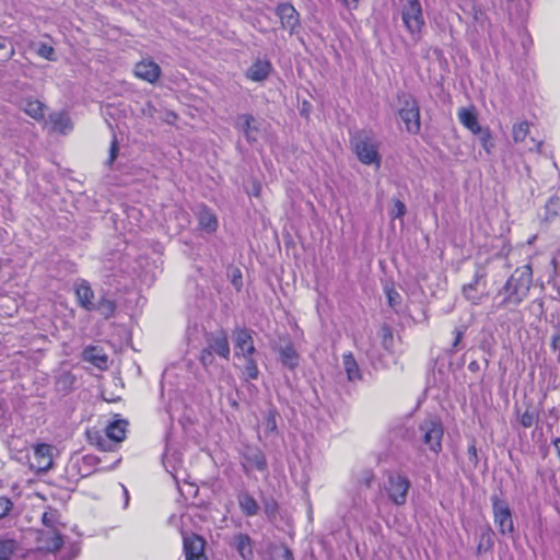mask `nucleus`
Segmentation results:
<instances>
[{
    "mask_svg": "<svg viewBox=\"0 0 560 560\" xmlns=\"http://www.w3.org/2000/svg\"><path fill=\"white\" fill-rule=\"evenodd\" d=\"M229 276L231 278V281L234 285V288L240 291L243 283H242V272L238 268H232L229 272Z\"/></svg>",
    "mask_w": 560,
    "mask_h": 560,
    "instance_id": "nucleus-39",
    "label": "nucleus"
},
{
    "mask_svg": "<svg viewBox=\"0 0 560 560\" xmlns=\"http://www.w3.org/2000/svg\"><path fill=\"white\" fill-rule=\"evenodd\" d=\"M236 127L244 133L249 142L257 140L259 126L257 120L252 115H240L236 119Z\"/></svg>",
    "mask_w": 560,
    "mask_h": 560,
    "instance_id": "nucleus-14",
    "label": "nucleus"
},
{
    "mask_svg": "<svg viewBox=\"0 0 560 560\" xmlns=\"http://www.w3.org/2000/svg\"><path fill=\"white\" fill-rule=\"evenodd\" d=\"M351 145L359 161L365 165L381 167L382 158L378 152V142L371 132L360 131L351 139Z\"/></svg>",
    "mask_w": 560,
    "mask_h": 560,
    "instance_id": "nucleus-1",
    "label": "nucleus"
},
{
    "mask_svg": "<svg viewBox=\"0 0 560 560\" xmlns=\"http://www.w3.org/2000/svg\"><path fill=\"white\" fill-rule=\"evenodd\" d=\"M406 213V206L402 201L396 200L394 202L393 209L390 211V215L393 218H402Z\"/></svg>",
    "mask_w": 560,
    "mask_h": 560,
    "instance_id": "nucleus-41",
    "label": "nucleus"
},
{
    "mask_svg": "<svg viewBox=\"0 0 560 560\" xmlns=\"http://www.w3.org/2000/svg\"><path fill=\"white\" fill-rule=\"evenodd\" d=\"M533 281V270L529 265H525L515 269L504 285L508 294L505 301L518 304L528 294Z\"/></svg>",
    "mask_w": 560,
    "mask_h": 560,
    "instance_id": "nucleus-2",
    "label": "nucleus"
},
{
    "mask_svg": "<svg viewBox=\"0 0 560 560\" xmlns=\"http://www.w3.org/2000/svg\"><path fill=\"white\" fill-rule=\"evenodd\" d=\"M54 464V446L39 443L33 446V456L30 458V466L37 472L48 471Z\"/></svg>",
    "mask_w": 560,
    "mask_h": 560,
    "instance_id": "nucleus-7",
    "label": "nucleus"
},
{
    "mask_svg": "<svg viewBox=\"0 0 560 560\" xmlns=\"http://www.w3.org/2000/svg\"><path fill=\"white\" fill-rule=\"evenodd\" d=\"M23 110L35 120H42L45 116V105L38 100L26 98L23 102Z\"/></svg>",
    "mask_w": 560,
    "mask_h": 560,
    "instance_id": "nucleus-22",
    "label": "nucleus"
},
{
    "mask_svg": "<svg viewBox=\"0 0 560 560\" xmlns=\"http://www.w3.org/2000/svg\"><path fill=\"white\" fill-rule=\"evenodd\" d=\"M83 359L102 370L107 366V355L97 347L86 348L83 352Z\"/></svg>",
    "mask_w": 560,
    "mask_h": 560,
    "instance_id": "nucleus-21",
    "label": "nucleus"
},
{
    "mask_svg": "<svg viewBox=\"0 0 560 560\" xmlns=\"http://www.w3.org/2000/svg\"><path fill=\"white\" fill-rule=\"evenodd\" d=\"M401 18L405 27L411 36L418 40L424 26L422 7L419 0H407L401 10Z\"/></svg>",
    "mask_w": 560,
    "mask_h": 560,
    "instance_id": "nucleus-4",
    "label": "nucleus"
},
{
    "mask_svg": "<svg viewBox=\"0 0 560 560\" xmlns=\"http://www.w3.org/2000/svg\"><path fill=\"white\" fill-rule=\"evenodd\" d=\"M237 502L243 514H245L246 516L257 515L259 511V505L255 498L250 495L248 492H241L237 495Z\"/></svg>",
    "mask_w": 560,
    "mask_h": 560,
    "instance_id": "nucleus-19",
    "label": "nucleus"
},
{
    "mask_svg": "<svg viewBox=\"0 0 560 560\" xmlns=\"http://www.w3.org/2000/svg\"><path fill=\"white\" fill-rule=\"evenodd\" d=\"M272 71V65L268 59H256L246 70L245 77L249 81L261 83L268 79Z\"/></svg>",
    "mask_w": 560,
    "mask_h": 560,
    "instance_id": "nucleus-13",
    "label": "nucleus"
},
{
    "mask_svg": "<svg viewBox=\"0 0 560 560\" xmlns=\"http://www.w3.org/2000/svg\"><path fill=\"white\" fill-rule=\"evenodd\" d=\"M62 546V538L55 534L51 539H50V542L47 544L46 548L49 550V551H56L58 550L60 547Z\"/></svg>",
    "mask_w": 560,
    "mask_h": 560,
    "instance_id": "nucleus-44",
    "label": "nucleus"
},
{
    "mask_svg": "<svg viewBox=\"0 0 560 560\" xmlns=\"http://www.w3.org/2000/svg\"><path fill=\"white\" fill-rule=\"evenodd\" d=\"M36 54L46 59V60H49V61H55L57 60V56H56V51L54 49L52 46L48 45V44H39L37 49H36Z\"/></svg>",
    "mask_w": 560,
    "mask_h": 560,
    "instance_id": "nucleus-31",
    "label": "nucleus"
},
{
    "mask_svg": "<svg viewBox=\"0 0 560 560\" xmlns=\"http://www.w3.org/2000/svg\"><path fill=\"white\" fill-rule=\"evenodd\" d=\"M61 381L65 383L72 384L74 381V377L71 374H65V375H62Z\"/></svg>",
    "mask_w": 560,
    "mask_h": 560,
    "instance_id": "nucleus-53",
    "label": "nucleus"
},
{
    "mask_svg": "<svg viewBox=\"0 0 560 560\" xmlns=\"http://www.w3.org/2000/svg\"><path fill=\"white\" fill-rule=\"evenodd\" d=\"M277 510H278V506H277V503L276 502H267L265 504V512L267 514L268 517H275L276 513H277Z\"/></svg>",
    "mask_w": 560,
    "mask_h": 560,
    "instance_id": "nucleus-45",
    "label": "nucleus"
},
{
    "mask_svg": "<svg viewBox=\"0 0 560 560\" xmlns=\"http://www.w3.org/2000/svg\"><path fill=\"white\" fill-rule=\"evenodd\" d=\"M271 560H294L292 552L285 546H277L271 550Z\"/></svg>",
    "mask_w": 560,
    "mask_h": 560,
    "instance_id": "nucleus-32",
    "label": "nucleus"
},
{
    "mask_svg": "<svg viewBox=\"0 0 560 560\" xmlns=\"http://www.w3.org/2000/svg\"><path fill=\"white\" fill-rule=\"evenodd\" d=\"M233 546L244 560H249L253 556L250 538L245 534H237L233 538Z\"/></svg>",
    "mask_w": 560,
    "mask_h": 560,
    "instance_id": "nucleus-24",
    "label": "nucleus"
},
{
    "mask_svg": "<svg viewBox=\"0 0 560 560\" xmlns=\"http://www.w3.org/2000/svg\"><path fill=\"white\" fill-rule=\"evenodd\" d=\"M347 8L355 9L360 0H340Z\"/></svg>",
    "mask_w": 560,
    "mask_h": 560,
    "instance_id": "nucleus-51",
    "label": "nucleus"
},
{
    "mask_svg": "<svg viewBox=\"0 0 560 560\" xmlns=\"http://www.w3.org/2000/svg\"><path fill=\"white\" fill-rule=\"evenodd\" d=\"M421 433V441L425 444L430 451L438 454L442 448V438L444 429L440 420L435 418H428L419 425Z\"/></svg>",
    "mask_w": 560,
    "mask_h": 560,
    "instance_id": "nucleus-5",
    "label": "nucleus"
},
{
    "mask_svg": "<svg viewBox=\"0 0 560 560\" xmlns=\"http://www.w3.org/2000/svg\"><path fill=\"white\" fill-rule=\"evenodd\" d=\"M385 294L387 298V303L392 308H396L401 302V295L390 287L385 288Z\"/></svg>",
    "mask_w": 560,
    "mask_h": 560,
    "instance_id": "nucleus-35",
    "label": "nucleus"
},
{
    "mask_svg": "<svg viewBox=\"0 0 560 560\" xmlns=\"http://www.w3.org/2000/svg\"><path fill=\"white\" fill-rule=\"evenodd\" d=\"M234 349L238 359H247L256 352L252 332L247 329H236L234 331Z\"/></svg>",
    "mask_w": 560,
    "mask_h": 560,
    "instance_id": "nucleus-9",
    "label": "nucleus"
},
{
    "mask_svg": "<svg viewBox=\"0 0 560 560\" xmlns=\"http://www.w3.org/2000/svg\"><path fill=\"white\" fill-rule=\"evenodd\" d=\"M471 14H472L474 20L477 23H479L481 26L485 25V23H486V14H485V12L480 8L472 7Z\"/></svg>",
    "mask_w": 560,
    "mask_h": 560,
    "instance_id": "nucleus-43",
    "label": "nucleus"
},
{
    "mask_svg": "<svg viewBox=\"0 0 560 560\" xmlns=\"http://www.w3.org/2000/svg\"><path fill=\"white\" fill-rule=\"evenodd\" d=\"M460 338H462V332H458L457 337H456V340L454 342V346H457V343L459 342Z\"/></svg>",
    "mask_w": 560,
    "mask_h": 560,
    "instance_id": "nucleus-56",
    "label": "nucleus"
},
{
    "mask_svg": "<svg viewBox=\"0 0 560 560\" xmlns=\"http://www.w3.org/2000/svg\"><path fill=\"white\" fill-rule=\"evenodd\" d=\"M551 348L555 351H559L560 352V332L555 334L552 336V338H551Z\"/></svg>",
    "mask_w": 560,
    "mask_h": 560,
    "instance_id": "nucleus-49",
    "label": "nucleus"
},
{
    "mask_svg": "<svg viewBox=\"0 0 560 560\" xmlns=\"http://www.w3.org/2000/svg\"><path fill=\"white\" fill-rule=\"evenodd\" d=\"M117 152H118L117 141H116V139H114L112 141V145H110V150H109L108 164H112L114 162V160L117 156Z\"/></svg>",
    "mask_w": 560,
    "mask_h": 560,
    "instance_id": "nucleus-46",
    "label": "nucleus"
},
{
    "mask_svg": "<svg viewBox=\"0 0 560 560\" xmlns=\"http://www.w3.org/2000/svg\"><path fill=\"white\" fill-rule=\"evenodd\" d=\"M135 75L143 81L154 84L161 77L160 66L151 59H143L136 63L133 69Z\"/></svg>",
    "mask_w": 560,
    "mask_h": 560,
    "instance_id": "nucleus-11",
    "label": "nucleus"
},
{
    "mask_svg": "<svg viewBox=\"0 0 560 560\" xmlns=\"http://www.w3.org/2000/svg\"><path fill=\"white\" fill-rule=\"evenodd\" d=\"M95 310H98L103 316L109 317L114 314L115 304L114 302L104 299L100 301Z\"/></svg>",
    "mask_w": 560,
    "mask_h": 560,
    "instance_id": "nucleus-36",
    "label": "nucleus"
},
{
    "mask_svg": "<svg viewBox=\"0 0 560 560\" xmlns=\"http://www.w3.org/2000/svg\"><path fill=\"white\" fill-rule=\"evenodd\" d=\"M184 552L186 560H208L205 555V540L202 537L191 534L184 536Z\"/></svg>",
    "mask_w": 560,
    "mask_h": 560,
    "instance_id": "nucleus-10",
    "label": "nucleus"
},
{
    "mask_svg": "<svg viewBox=\"0 0 560 560\" xmlns=\"http://www.w3.org/2000/svg\"><path fill=\"white\" fill-rule=\"evenodd\" d=\"M14 55V49L11 50L10 52V56L9 57H12Z\"/></svg>",
    "mask_w": 560,
    "mask_h": 560,
    "instance_id": "nucleus-57",
    "label": "nucleus"
},
{
    "mask_svg": "<svg viewBox=\"0 0 560 560\" xmlns=\"http://www.w3.org/2000/svg\"><path fill=\"white\" fill-rule=\"evenodd\" d=\"M410 481L400 474H390L385 483V491L389 500L396 505H404L407 502Z\"/></svg>",
    "mask_w": 560,
    "mask_h": 560,
    "instance_id": "nucleus-6",
    "label": "nucleus"
},
{
    "mask_svg": "<svg viewBox=\"0 0 560 560\" xmlns=\"http://www.w3.org/2000/svg\"><path fill=\"white\" fill-rule=\"evenodd\" d=\"M276 13L281 21L282 27L290 33H294L300 26V15L293 5L281 3L277 7Z\"/></svg>",
    "mask_w": 560,
    "mask_h": 560,
    "instance_id": "nucleus-12",
    "label": "nucleus"
},
{
    "mask_svg": "<svg viewBox=\"0 0 560 560\" xmlns=\"http://www.w3.org/2000/svg\"><path fill=\"white\" fill-rule=\"evenodd\" d=\"M46 124L54 132L67 133L72 129L70 118L65 113H52Z\"/></svg>",
    "mask_w": 560,
    "mask_h": 560,
    "instance_id": "nucleus-18",
    "label": "nucleus"
},
{
    "mask_svg": "<svg viewBox=\"0 0 560 560\" xmlns=\"http://www.w3.org/2000/svg\"><path fill=\"white\" fill-rule=\"evenodd\" d=\"M477 135H479V141L487 153H491L494 148V142L489 129H481V132H478Z\"/></svg>",
    "mask_w": 560,
    "mask_h": 560,
    "instance_id": "nucleus-33",
    "label": "nucleus"
},
{
    "mask_svg": "<svg viewBox=\"0 0 560 560\" xmlns=\"http://www.w3.org/2000/svg\"><path fill=\"white\" fill-rule=\"evenodd\" d=\"M12 509V502L4 497H0V518L4 517Z\"/></svg>",
    "mask_w": 560,
    "mask_h": 560,
    "instance_id": "nucleus-42",
    "label": "nucleus"
},
{
    "mask_svg": "<svg viewBox=\"0 0 560 560\" xmlns=\"http://www.w3.org/2000/svg\"><path fill=\"white\" fill-rule=\"evenodd\" d=\"M529 126L527 122H520L513 127V139L515 142H522L528 135Z\"/></svg>",
    "mask_w": 560,
    "mask_h": 560,
    "instance_id": "nucleus-34",
    "label": "nucleus"
},
{
    "mask_svg": "<svg viewBox=\"0 0 560 560\" xmlns=\"http://www.w3.org/2000/svg\"><path fill=\"white\" fill-rule=\"evenodd\" d=\"M536 420V416L533 411L526 410L520 417V422L524 428H530Z\"/></svg>",
    "mask_w": 560,
    "mask_h": 560,
    "instance_id": "nucleus-40",
    "label": "nucleus"
},
{
    "mask_svg": "<svg viewBox=\"0 0 560 560\" xmlns=\"http://www.w3.org/2000/svg\"><path fill=\"white\" fill-rule=\"evenodd\" d=\"M16 544L13 539H0V560H10Z\"/></svg>",
    "mask_w": 560,
    "mask_h": 560,
    "instance_id": "nucleus-28",
    "label": "nucleus"
},
{
    "mask_svg": "<svg viewBox=\"0 0 560 560\" xmlns=\"http://www.w3.org/2000/svg\"><path fill=\"white\" fill-rule=\"evenodd\" d=\"M492 532L490 528H487L482 532L480 536V541L478 544L477 550L478 553L482 552V550L487 551L493 546Z\"/></svg>",
    "mask_w": 560,
    "mask_h": 560,
    "instance_id": "nucleus-30",
    "label": "nucleus"
},
{
    "mask_svg": "<svg viewBox=\"0 0 560 560\" xmlns=\"http://www.w3.org/2000/svg\"><path fill=\"white\" fill-rule=\"evenodd\" d=\"M458 119L460 124L470 130L474 135L481 132L477 114L472 107H462L458 110Z\"/></svg>",
    "mask_w": 560,
    "mask_h": 560,
    "instance_id": "nucleus-16",
    "label": "nucleus"
},
{
    "mask_svg": "<svg viewBox=\"0 0 560 560\" xmlns=\"http://www.w3.org/2000/svg\"><path fill=\"white\" fill-rule=\"evenodd\" d=\"M280 360L282 364L291 370L295 369L299 364V354L292 345H287L279 349Z\"/></svg>",
    "mask_w": 560,
    "mask_h": 560,
    "instance_id": "nucleus-26",
    "label": "nucleus"
},
{
    "mask_svg": "<svg viewBox=\"0 0 560 560\" xmlns=\"http://www.w3.org/2000/svg\"><path fill=\"white\" fill-rule=\"evenodd\" d=\"M244 374L246 375L247 380H256L259 375V370L257 366V362L254 360L253 357L244 359Z\"/></svg>",
    "mask_w": 560,
    "mask_h": 560,
    "instance_id": "nucleus-29",
    "label": "nucleus"
},
{
    "mask_svg": "<svg viewBox=\"0 0 560 560\" xmlns=\"http://www.w3.org/2000/svg\"><path fill=\"white\" fill-rule=\"evenodd\" d=\"M260 185L257 183L253 184V188L249 190V195H253L255 197H258L260 195Z\"/></svg>",
    "mask_w": 560,
    "mask_h": 560,
    "instance_id": "nucleus-52",
    "label": "nucleus"
},
{
    "mask_svg": "<svg viewBox=\"0 0 560 560\" xmlns=\"http://www.w3.org/2000/svg\"><path fill=\"white\" fill-rule=\"evenodd\" d=\"M208 348L212 350L213 353H217L224 359L230 357V345L228 337L224 334L213 337L210 340Z\"/></svg>",
    "mask_w": 560,
    "mask_h": 560,
    "instance_id": "nucleus-23",
    "label": "nucleus"
},
{
    "mask_svg": "<svg viewBox=\"0 0 560 560\" xmlns=\"http://www.w3.org/2000/svg\"><path fill=\"white\" fill-rule=\"evenodd\" d=\"M43 523L47 526V527H52L54 526V523H55V515L54 513L51 512H45L43 514Z\"/></svg>",
    "mask_w": 560,
    "mask_h": 560,
    "instance_id": "nucleus-47",
    "label": "nucleus"
},
{
    "mask_svg": "<svg viewBox=\"0 0 560 560\" xmlns=\"http://www.w3.org/2000/svg\"><path fill=\"white\" fill-rule=\"evenodd\" d=\"M493 505L494 523L502 535H510L514 530L511 510L506 502L494 495L491 498Z\"/></svg>",
    "mask_w": 560,
    "mask_h": 560,
    "instance_id": "nucleus-8",
    "label": "nucleus"
},
{
    "mask_svg": "<svg viewBox=\"0 0 560 560\" xmlns=\"http://www.w3.org/2000/svg\"><path fill=\"white\" fill-rule=\"evenodd\" d=\"M127 425L128 422L121 419L109 422L105 430L107 438L114 442H121L126 436Z\"/></svg>",
    "mask_w": 560,
    "mask_h": 560,
    "instance_id": "nucleus-20",
    "label": "nucleus"
},
{
    "mask_svg": "<svg viewBox=\"0 0 560 560\" xmlns=\"http://www.w3.org/2000/svg\"><path fill=\"white\" fill-rule=\"evenodd\" d=\"M199 225L207 232H214L218 229V219L213 212L207 208H201L198 213Z\"/></svg>",
    "mask_w": 560,
    "mask_h": 560,
    "instance_id": "nucleus-25",
    "label": "nucleus"
},
{
    "mask_svg": "<svg viewBox=\"0 0 560 560\" xmlns=\"http://www.w3.org/2000/svg\"><path fill=\"white\" fill-rule=\"evenodd\" d=\"M342 363L349 381L361 378L359 365L351 353L343 354Z\"/></svg>",
    "mask_w": 560,
    "mask_h": 560,
    "instance_id": "nucleus-27",
    "label": "nucleus"
},
{
    "mask_svg": "<svg viewBox=\"0 0 560 560\" xmlns=\"http://www.w3.org/2000/svg\"><path fill=\"white\" fill-rule=\"evenodd\" d=\"M200 362L205 368H210L214 363V353L209 348L203 349L200 354Z\"/></svg>",
    "mask_w": 560,
    "mask_h": 560,
    "instance_id": "nucleus-38",
    "label": "nucleus"
},
{
    "mask_svg": "<svg viewBox=\"0 0 560 560\" xmlns=\"http://www.w3.org/2000/svg\"><path fill=\"white\" fill-rule=\"evenodd\" d=\"M75 295L78 298L80 305L83 308H85L88 311H92V310L96 308V304L93 302V299H94L93 290L91 289L90 284L86 281L82 280L81 282H79L77 284Z\"/></svg>",
    "mask_w": 560,
    "mask_h": 560,
    "instance_id": "nucleus-15",
    "label": "nucleus"
},
{
    "mask_svg": "<svg viewBox=\"0 0 560 560\" xmlns=\"http://www.w3.org/2000/svg\"><path fill=\"white\" fill-rule=\"evenodd\" d=\"M398 115L409 133L417 135L420 131V108L413 96L409 94L399 96Z\"/></svg>",
    "mask_w": 560,
    "mask_h": 560,
    "instance_id": "nucleus-3",
    "label": "nucleus"
},
{
    "mask_svg": "<svg viewBox=\"0 0 560 560\" xmlns=\"http://www.w3.org/2000/svg\"><path fill=\"white\" fill-rule=\"evenodd\" d=\"M97 446H98L100 448H102L103 451H106V450H107V447H106V442H105V441H103L102 439H100V440H98V442H97Z\"/></svg>",
    "mask_w": 560,
    "mask_h": 560,
    "instance_id": "nucleus-55",
    "label": "nucleus"
},
{
    "mask_svg": "<svg viewBox=\"0 0 560 560\" xmlns=\"http://www.w3.org/2000/svg\"><path fill=\"white\" fill-rule=\"evenodd\" d=\"M265 467H266V463H265V460H264L261 457H259V458L257 459V468H258V469H260V470H262V469H265Z\"/></svg>",
    "mask_w": 560,
    "mask_h": 560,
    "instance_id": "nucleus-54",
    "label": "nucleus"
},
{
    "mask_svg": "<svg viewBox=\"0 0 560 560\" xmlns=\"http://www.w3.org/2000/svg\"><path fill=\"white\" fill-rule=\"evenodd\" d=\"M485 277L482 269H477L474 281L463 287L464 296L474 304H478L482 299V292L479 291L478 287L480 280Z\"/></svg>",
    "mask_w": 560,
    "mask_h": 560,
    "instance_id": "nucleus-17",
    "label": "nucleus"
},
{
    "mask_svg": "<svg viewBox=\"0 0 560 560\" xmlns=\"http://www.w3.org/2000/svg\"><path fill=\"white\" fill-rule=\"evenodd\" d=\"M83 462L86 465L93 466V465L98 464L100 459L96 456H94V455H86V456L83 457Z\"/></svg>",
    "mask_w": 560,
    "mask_h": 560,
    "instance_id": "nucleus-50",
    "label": "nucleus"
},
{
    "mask_svg": "<svg viewBox=\"0 0 560 560\" xmlns=\"http://www.w3.org/2000/svg\"><path fill=\"white\" fill-rule=\"evenodd\" d=\"M264 430L266 433H273L277 430L276 413L269 411L264 422Z\"/></svg>",
    "mask_w": 560,
    "mask_h": 560,
    "instance_id": "nucleus-37",
    "label": "nucleus"
},
{
    "mask_svg": "<svg viewBox=\"0 0 560 560\" xmlns=\"http://www.w3.org/2000/svg\"><path fill=\"white\" fill-rule=\"evenodd\" d=\"M155 108L152 103L148 102L145 106L142 108V114L149 117L154 116Z\"/></svg>",
    "mask_w": 560,
    "mask_h": 560,
    "instance_id": "nucleus-48",
    "label": "nucleus"
}]
</instances>
